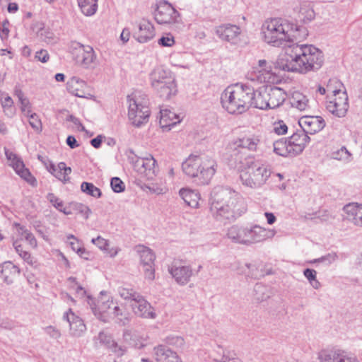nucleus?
<instances>
[{
	"label": "nucleus",
	"instance_id": "13d9d810",
	"mask_svg": "<svg viewBox=\"0 0 362 362\" xmlns=\"http://www.w3.org/2000/svg\"><path fill=\"white\" fill-rule=\"evenodd\" d=\"M165 342L177 347H182L184 345L183 338L174 335L168 337L165 339Z\"/></svg>",
	"mask_w": 362,
	"mask_h": 362
},
{
	"label": "nucleus",
	"instance_id": "ea45409f",
	"mask_svg": "<svg viewBox=\"0 0 362 362\" xmlns=\"http://www.w3.org/2000/svg\"><path fill=\"white\" fill-rule=\"evenodd\" d=\"M273 146L274 152L279 156L284 157L294 156V155L291 153V149L286 139H281L274 141Z\"/></svg>",
	"mask_w": 362,
	"mask_h": 362
},
{
	"label": "nucleus",
	"instance_id": "f3484780",
	"mask_svg": "<svg viewBox=\"0 0 362 362\" xmlns=\"http://www.w3.org/2000/svg\"><path fill=\"white\" fill-rule=\"evenodd\" d=\"M4 151L6 157L10 162L9 165L13 168L16 174L31 185H35L36 179L31 175L29 170L25 167L23 160L8 149L5 148Z\"/></svg>",
	"mask_w": 362,
	"mask_h": 362
},
{
	"label": "nucleus",
	"instance_id": "774afa93",
	"mask_svg": "<svg viewBox=\"0 0 362 362\" xmlns=\"http://www.w3.org/2000/svg\"><path fill=\"white\" fill-rule=\"evenodd\" d=\"M35 58L42 63H46L49 59V55L47 50L41 49L35 53Z\"/></svg>",
	"mask_w": 362,
	"mask_h": 362
},
{
	"label": "nucleus",
	"instance_id": "f704fd0d",
	"mask_svg": "<svg viewBox=\"0 0 362 362\" xmlns=\"http://www.w3.org/2000/svg\"><path fill=\"white\" fill-rule=\"evenodd\" d=\"M341 351L337 347L322 349L317 353V359L320 362H339Z\"/></svg>",
	"mask_w": 362,
	"mask_h": 362
},
{
	"label": "nucleus",
	"instance_id": "2f4dec72",
	"mask_svg": "<svg viewBox=\"0 0 362 362\" xmlns=\"http://www.w3.org/2000/svg\"><path fill=\"white\" fill-rule=\"evenodd\" d=\"M160 117V125L163 130H170L172 127L181 122L179 115L170 110H161Z\"/></svg>",
	"mask_w": 362,
	"mask_h": 362
},
{
	"label": "nucleus",
	"instance_id": "e2e57ef3",
	"mask_svg": "<svg viewBox=\"0 0 362 362\" xmlns=\"http://www.w3.org/2000/svg\"><path fill=\"white\" fill-rule=\"evenodd\" d=\"M44 330L47 334L54 339H58L62 336L60 331L53 326H47Z\"/></svg>",
	"mask_w": 362,
	"mask_h": 362
},
{
	"label": "nucleus",
	"instance_id": "dca6fc26",
	"mask_svg": "<svg viewBox=\"0 0 362 362\" xmlns=\"http://www.w3.org/2000/svg\"><path fill=\"white\" fill-rule=\"evenodd\" d=\"M73 48L77 52V62L83 67L90 69L97 65V55L91 46L76 42L73 44Z\"/></svg>",
	"mask_w": 362,
	"mask_h": 362
},
{
	"label": "nucleus",
	"instance_id": "f03ea898",
	"mask_svg": "<svg viewBox=\"0 0 362 362\" xmlns=\"http://www.w3.org/2000/svg\"><path fill=\"white\" fill-rule=\"evenodd\" d=\"M210 211L217 220H235L247 211L244 198L229 187H214L210 199Z\"/></svg>",
	"mask_w": 362,
	"mask_h": 362
},
{
	"label": "nucleus",
	"instance_id": "b1692460",
	"mask_svg": "<svg viewBox=\"0 0 362 362\" xmlns=\"http://www.w3.org/2000/svg\"><path fill=\"white\" fill-rule=\"evenodd\" d=\"M135 25L137 30L134 31V37L138 42L145 43L154 37V28L148 20L143 18L136 21Z\"/></svg>",
	"mask_w": 362,
	"mask_h": 362
},
{
	"label": "nucleus",
	"instance_id": "72a5a7b5",
	"mask_svg": "<svg viewBox=\"0 0 362 362\" xmlns=\"http://www.w3.org/2000/svg\"><path fill=\"white\" fill-rule=\"evenodd\" d=\"M298 13V18L303 22H309L314 18L315 12L308 1H300L293 8Z\"/></svg>",
	"mask_w": 362,
	"mask_h": 362
},
{
	"label": "nucleus",
	"instance_id": "ddd939ff",
	"mask_svg": "<svg viewBox=\"0 0 362 362\" xmlns=\"http://www.w3.org/2000/svg\"><path fill=\"white\" fill-rule=\"evenodd\" d=\"M100 295L101 296L97 304L90 297H88V303L90 305L94 315L101 321L106 322L110 320L115 305L112 300H109V297L105 295L103 291L100 292Z\"/></svg>",
	"mask_w": 362,
	"mask_h": 362
},
{
	"label": "nucleus",
	"instance_id": "1a4fd4ad",
	"mask_svg": "<svg viewBox=\"0 0 362 362\" xmlns=\"http://www.w3.org/2000/svg\"><path fill=\"white\" fill-rule=\"evenodd\" d=\"M260 144L259 136L255 134L245 135L238 138L230 144L228 149L230 156L234 159L235 167L240 168V164H243V158L245 157V151H256Z\"/></svg>",
	"mask_w": 362,
	"mask_h": 362
},
{
	"label": "nucleus",
	"instance_id": "79ce46f5",
	"mask_svg": "<svg viewBox=\"0 0 362 362\" xmlns=\"http://www.w3.org/2000/svg\"><path fill=\"white\" fill-rule=\"evenodd\" d=\"M71 173V168L66 167L65 163L61 162L57 165V170L53 175L62 182L66 183L70 180L69 175Z\"/></svg>",
	"mask_w": 362,
	"mask_h": 362
},
{
	"label": "nucleus",
	"instance_id": "4d7b16f0",
	"mask_svg": "<svg viewBox=\"0 0 362 362\" xmlns=\"http://www.w3.org/2000/svg\"><path fill=\"white\" fill-rule=\"evenodd\" d=\"M274 132L278 135H284L288 132V127L286 123L279 120L274 124Z\"/></svg>",
	"mask_w": 362,
	"mask_h": 362
},
{
	"label": "nucleus",
	"instance_id": "9b49d317",
	"mask_svg": "<svg viewBox=\"0 0 362 362\" xmlns=\"http://www.w3.org/2000/svg\"><path fill=\"white\" fill-rule=\"evenodd\" d=\"M247 78L258 83H275L279 81L277 76L272 71V66L265 59L258 61L257 66L252 68V71L249 72Z\"/></svg>",
	"mask_w": 362,
	"mask_h": 362
},
{
	"label": "nucleus",
	"instance_id": "8fccbe9b",
	"mask_svg": "<svg viewBox=\"0 0 362 362\" xmlns=\"http://www.w3.org/2000/svg\"><path fill=\"white\" fill-rule=\"evenodd\" d=\"M303 275L313 288L319 289L321 287V284L317 279V272L315 270L308 268L305 269L303 271Z\"/></svg>",
	"mask_w": 362,
	"mask_h": 362
},
{
	"label": "nucleus",
	"instance_id": "5701e85b",
	"mask_svg": "<svg viewBox=\"0 0 362 362\" xmlns=\"http://www.w3.org/2000/svg\"><path fill=\"white\" fill-rule=\"evenodd\" d=\"M298 124L307 135L317 133L325 127L324 119L320 116H303L300 118Z\"/></svg>",
	"mask_w": 362,
	"mask_h": 362
},
{
	"label": "nucleus",
	"instance_id": "09e8293b",
	"mask_svg": "<svg viewBox=\"0 0 362 362\" xmlns=\"http://www.w3.org/2000/svg\"><path fill=\"white\" fill-rule=\"evenodd\" d=\"M13 245L16 252L25 262L30 265L34 264L35 261L33 260V258L28 252L23 250V247L18 240H14Z\"/></svg>",
	"mask_w": 362,
	"mask_h": 362
},
{
	"label": "nucleus",
	"instance_id": "6e6d98bb",
	"mask_svg": "<svg viewBox=\"0 0 362 362\" xmlns=\"http://www.w3.org/2000/svg\"><path fill=\"white\" fill-rule=\"evenodd\" d=\"M110 185L115 192L119 193L124 190V182L119 177H112Z\"/></svg>",
	"mask_w": 362,
	"mask_h": 362
},
{
	"label": "nucleus",
	"instance_id": "3c124183",
	"mask_svg": "<svg viewBox=\"0 0 362 362\" xmlns=\"http://www.w3.org/2000/svg\"><path fill=\"white\" fill-rule=\"evenodd\" d=\"M331 158L338 160L348 162L351 160V154L348 150L342 146L331 153Z\"/></svg>",
	"mask_w": 362,
	"mask_h": 362
},
{
	"label": "nucleus",
	"instance_id": "f8f14e48",
	"mask_svg": "<svg viewBox=\"0 0 362 362\" xmlns=\"http://www.w3.org/2000/svg\"><path fill=\"white\" fill-rule=\"evenodd\" d=\"M135 250L139 256V265L144 278L152 281L155 279V254L149 247L141 245H137Z\"/></svg>",
	"mask_w": 362,
	"mask_h": 362
},
{
	"label": "nucleus",
	"instance_id": "aec40b11",
	"mask_svg": "<svg viewBox=\"0 0 362 362\" xmlns=\"http://www.w3.org/2000/svg\"><path fill=\"white\" fill-rule=\"evenodd\" d=\"M341 216L344 221L356 227H362V204L351 202L342 208Z\"/></svg>",
	"mask_w": 362,
	"mask_h": 362
},
{
	"label": "nucleus",
	"instance_id": "58836bf2",
	"mask_svg": "<svg viewBox=\"0 0 362 362\" xmlns=\"http://www.w3.org/2000/svg\"><path fill=\"white\" fill-rule=\"evenodd\" d=\"M98 0H77L81 11L86 16H93L98 10Z\"/></svg>",
	"mask_w": 362,
	"mask_h": 362
},
{
	"label": "nucleus",
	"instance_id": "c9c22d12",
	"mask_svg": "<svg viewBox=\"0 0 362 362\" xmlns=\"http://www.w3.org/2000/svg\"><path fill=\"white\" fill-rule=\"evenodd\" d=\"M20 273V269L11 262H6L2 264L1 274L4 281L8 285L13 284V277Z\"/></svg>",
	"mask_w": 362,
	"mask_h": 362
},
{
	"label": "nucleus",
	"instance_id": "680f3d73",
	"mask_svg": "<svg viewBox=\"0 0 362 362\" xmlns=\"http://www.w3.org/2000/svg\"><path fill=\"white\" fill-rule=\"evenodd\" d=\"M337 259V255L335 254H328L327 255L322 256L320 258L315 259L310 261V263H317V262H325L327 264H330L334 262Z\"/></svg>",
	"mask_w": 362,
	"mask_h": 362
},
{
	"label": "nucleus",
	"instance_id": "49530a36",
	"mask_svg": "<svg viewBox=\"0 0 362 362\" xmlns=\"http://www.w3.org/2000/svg\"><path fill=\"white\" fill-rule=\"evenodd\" d=\"M218 352L221 354L219 357H214L216 362H240V359L235 356V354L223 350L222 347H218Z\"/></svg>",
	"mask_w": 362,
	"mask_h": 362
},
{
	"label": "nucleus",
	"instance_id": "338daca9",
	"mask_svg": "<svg viewBox=\"0 0 362 362\" xmlns=\"http://www.w3.org/2000/svg\"><path fill=\"white\" fill-rule=\"evenodd\" d=\"M71 238L76 240L75 242H70V245H71L72 250L76 252L81 257H83V255L84 253H86L85 249L81 247L79 245V243L76 240V238H74V235H71L68 236V239H71Z\"/></svg>",
	"mask_w": 362,
	"mask_h": 362
},
{
	"label": "nucleus",
	"instance_id": "a211bd4d",
	"mask_svg": "<svg viewBox=\"0 0 362 362\" xmlns=\"http://www.w3.org/2000/svg\"><path fill=\"white\" fill-rule=\"evenodd\" d=\"M154 17L159 24H170L176 22L179 13L170 3L163 1L158 3Z\"/></svg>",
	"mask_w": 362,
	"mask_h": 362
},
{
	"label": "nucleus",
	"instance_id": "7ed1b4c3",
	"mask_svg": "<svg viewBox=\"0 0 362 362\" xmlns=\"http://www.w3.org/2000/svg\"><path fill=\"white\" fill-rule=\"evenodd\" d=\"M183 173L195 179L198 185H207L215 175L217 163L211 156L206 155H189L182 163Z\"/></svg>",
	"mask_w": 362,
	"mask_h": 362
},
{
	"label": "nucleus",
	"instance_id": "20e7f679",
	"mask_svg": "<svg viewBox=\"0 0 362 362\" xmlns=\"http://www.w3.org/2000/svg\"><path fill=\"white\" fill-rule=\"evenodd\" d=\"M252 87L236 83L228 86L221 95L222 107L230 114H242L251 106Z\"/></svg>",
	"mask_w": 362,
	"mask_h": 362
},
{
	"label": "nucleus",
	"instance_id": "e433bc0d",
	"mask_svg": "<svg viewBox=\"0 0 362 362\" xmlns=\"http://www.w3.org/2000/svg\"><path fill=\"white\" fill-rule=\"evenodd\" d=\"M290 103L293 108L305 111L310 107L309 99L299 91H294L290 98Z\"/></svg>",
	"mask_w": 362,
	"mask_h": 362
},
{
	"label": "nucleus",
	"instance_id": "bb28decb",
	"mask_svg": "<svg viewBox=\"0 0 362 362\" xmlns=\"http://www.w3.org/2000/svg\"><path fill=\"white\" fill-rule=\"evenodd\" d=\"M309 141L310 137L308 135L301 129H298L288 140L291 153L295 156L302 153Z\"/></svg>",
	"mask_w": 362,
	"mask_h": 362
},
{
	"label": "nucleus",
	"instance_id": "4be33fe9",
	"mask_svg": "<svg viewBox=\"0 0 362 362\" xmlns=\"http://www.w3.org/2000/svg\"><path fill=\"white\" fill-rule=\"evenodd\" d=\"M63 320H66L69 325V334L74 337H81L86 331V326L83 320L76 315L71 309L64 313Z\"/></svg>",
	"mask_w": 362,
	"mask_h": 362
},
{
	"label": "nucleus",
	"instance_id": "a878e982",
	"mask_svg": "<svg viewBox=\"0 0 362 362\" xmlns=\"http://www.w3.org/2000/svg\"><path fill=\"white\" fill-rule=\"evenodd\" d=\"M168 272L181 286L186 285L193 276L192 269L189 265H177L175 263L169 267Z\"/></svg>",
	"mask_w": 362,
	"mask_h": 362
},
{
	"label": "nucleus",
	"instance_id": "412c9836",
	"mask_svg": "<svg viewBox=\"0 0 362 362\" xmlns=\"http://www.w3.org/2000/svg\"><path fill=\"white\" fill-rule=\"evenodd\" d=\"M156 161L153 157L136 158L134 161V170L147 180H153L156 175Z\"/></svg>",
	"mask_w": 362,
	"mask_h": 362
},
{
	"label": "nucleus",
	"instance_id": "4468645a",
	"mask_svg": "<svg viewBox=\"0 0 362 362\" xmlns=\"http://www.w3.org/2000/svg\"><path fill=\"white\" fill-rule=\"evenodd\" d=\"M214 32L221 40L230 45H237L240 42L242 30L240 27L235 24L219 25L214 28Z\"/></svg>",
	"mask_w": 362,
	"mask_h": 362
},
{
	"label": "nucleus",
	"instance_id": "a19ab883",
	"mask_svg": "<svg viewBox=\"0 0 362 362\" xmlns=\"http://www.w3.org/2000/svg\"><path fill=\"white\" fill-rule=\"evenodd\" d=\"M0 103L4 113L8 117H12L15 114L13 100L7 93H2L0 97Z\"/></svg>",
	"mask_w": 362,
	"mask_h": 362
},
{
	"label": "nucleus",
	"instance_id": "0e129e2a",
	"mask_svg": "<svg viewBox=\"0 0 362 362\" xmlns=\"http://www.w3.org/2000/svg\"><path fill=\"white\" fill-rule=\"evenodd\" d=\"M21 103V110L22 113L25 116H29L30 113H32L31 111V104L28 100V98L23 99L22 100L19 101Z\"/></svg>",
	"mask_w": 362,
	"mask_h": 362
},
{
	"label": "nucleus",
	"instance_id": "bf43d9fd",
	"mask_svg": "<svg viewBox=\"0 0 362 362\" xmlns=\"http://www.w3.org/2000/svg\"><path fill=\"white\" fill-rule=\"evenodd\" d=\"M91 242L100 250L104 251L107 250V247L109 246L108 240L102 238L101 236H98L96 238H93Z\"/></svg>",
	"mask_w": 362,
	"mask_h": 362
},
{
	"label": "nucleus",
	"instance_id": "6ab92c4d",
	"mask_svg": "<svg viewBox=\"0 0 362 362\" xmlns=\"http://www.w3.org/2000/svg\"><path fill=\"white\" fill-rule=\"evenodd\" d=\"M136 296L137 298H134V301L130 303V307L133 313L139 317L152 320L156 319L157 315L151 305L143 296L140 295Z\"/></svg>",
	"mask_w": 362,
	"mask_h": 362
},
{
	"label": "nucleus",
	"instance_id": "393cba45",
	"mask_svg": "<svg viewBox=\"0 0 362 362\" xmlns=\"http://www.w3.org/2000/svg\"><path fill=\"white\" fill-rule=\"evenodd\" d=\"M123 339L129 346L141 349L147 346L149 337L144 332L125 329L123 332Z\"/></svg>",
	"mask_w": 362,
	"mask_h": 362
},
{
	"label": "nucleus",
	"instance_id": "864d4df0",
	"mask_svg": "<svg viewBox=\"0 0 362 362\" xmlns=\"http://www.w3.org/2000/svg\"><path fill=\"white\" fill-rule=\"evenodd\" d=\"M38 36L42 40L47 43H52L55 42L54 34L49 29H41L38 32Z\"/></svg>",
	"mask_w": 362,
	"mask_h": 362
},
{
	"label": "nucleus",
	"instance_id": "052dcab7",
	"mask_svg": "<svg viewBox=\"0 0 362 362\" xmlns=\"http://www.w3.org/2000/svg\"><path fill=\"white\" fill-rule=\"evenodd\" d=\"M339 362H359V361L354 354L342 349Z\"/></svg>",
	"mask_w": 362,
	"mask_h": 362
},
{
	"label": "nucleus",
	"instance_id": "a18cd8bd",
	"mask_svg": "<svg viewBox=\"0 0 362 362\" xmlns=\"http://www.w3.org/2000/svg\"><path fill=\"white\" fill-rule=\"evenodd\" d=\"M81 189L83 192L95 198H99L102 195L100 189L90 182H83L81 185Z\"/></svg>",
	"mask_w": 362,
	"mask_h": 362
},
{
	"label": "nucleus",
	"instance_id": "603ef678",
	"mask_svg": "<svg viewBox=\"0 0 362 362\" xmlns=\"http://www.w3.org/2000/svg\"><path fill=\"white\" fill-rule=\"evenodd\" d=\"M29 118V124L31 127L37 132L40 133L42 130V126L41 120L36 113H30L29 116H26Z\"/></svg>",
	"mask_w": 362,
	"mask_h": 362
},
{
	"label": "nucleus",
	"instance_id": "0eeeda50",
	"mask_svg": "<svg viewBox=\"0 0 362 362\" xmlns=\"http://www.w3.org/2000/svg\"><path fill=\"white\" fill-rule=\"evenodd\" d=\"M290 22L282 18L266 20L261 27V35L263 41L273 47L285 45L288 38V30Z\"/></svg>",
	"mask_w": 362,
	"mask_h": 362
},
{
	"label": "nucleus",
	"instance_id": "6e6552de",
	"mask_svg": "<svg viewBox=\"0 0 362 362\" xmlns=\"http://www.w3.org/2000/svg\"><path fill=\"white\" fill-rule=\"evenodd\" d=\"M149 80L152 88L160 98L168 100L171 95H175V79L170 70L162 66H156L151 71Z\"/></svg>",
	"mask_w": 362,
	"mask_h": 362
},
{
	"label": "nucleus",
	"instance_id": "c03bdc74",
	"mask_svg": "<svg viewBox=\"0 0 362 362\" xmlns=\"http://www.w3.org/2000/svg\"><path fill=\"white\" fill-rule=\"evenodd\" d=\"M173 351L164 345H158L153 348V355L156 362H163Z\"/></svg>",
	"mask_w": 362,
	"mask_h": 362
},
{
	"label": "nucleus",
	"instance_id": "5fc2aeb1",
	"mask_svg": "<svg viewBox=\"0 0 362 362\" xmlns=\"http://www.w3.org/2000/svg\"><path fill=\"white\" fill-rule=\"evenodd\" d=\"M267 290V287L261 284H257L255 286L254 291L257 294V299L258 300H264L269 298V294L264 293V291Z\"/></svg>",
	"mask_w": 362,
	"mask_h": 362
},
{
	"label": "nucleus",
	"instance_id": "39448f33",
	"mask_svg": "<svg viewBox=\"0 0 362 362\" xmlns=\"http://www.w3.org/2000/svg\"><path fill=\"white\" fill-rule=\"evenodd\" d=\"M275 234L274 230L266 229L259 225L235 224L228 228L226 236L234 243L251 245L272 238Z\"/></svg>",
	"mask_w": 362,
	"mask_h": 362
},
{
	"label": "nucleus",
	"instance_id": "423d86ee",
	"mask_svg": "<svg viewBox=\"0 0 362 362\" xmlns=\"http://www.w3.org/2000/svg\"><path fill=\"white\" fill-rule=\"evenodd\" d=\"M243 165L244 167L240 170V179L241 183L246 187L252 189H260L271 176L270 167L262 160H250Z\"/></svg>",
	"mask_w": 362,
	"mask_h": 362
},
{
	"label": "nucleus",
	"instance_id": "cd10ccee",
	"mask_svg": "<svg viewBox=\"0 0 362 362\" xmlns=\"http://www.w3.org/2000/svg\"><path fill=\"white\" fill-rule=\"evenodd\" d=\"M66 89L72 95L83 98H88L91 94L88 93L86 83L76 76H73L66 83Z\"/></svg>",
	"mask_w": 362,
	"mask_h": 362
},
{
	"label": "nucleus",
	"instance_id": "c85d7f7f",
	"mask_svg": "<svg viewBox=\"0 0 362 362\" xmlns=\"http://www.w3.org/2000/svg\"><path fill=\"white\" fill-rule=\"evenodd\" d=\"M267 98L269 103L268 109H274L281 106L286 98V92L281 88L267 87Z\"/></svg>",
	"mask_w": 362,
	"mask_h": 362
},
{
	"label": "nucleus",
	"instance_id": "2eb2a0df",
	"mask_svg": "<svg viewBox=\"0 0 362 362\" xmlns=\"http://www.w3.org/2000/svg\"><path fill=\"white\" fill-rule=\"evenodd\" d=\"M332 93L335 98L327 103V110L336 117H343L349 108L348 97L339 89L332 90Z\"/></svg>",
	"mask_w": 362,
	"mask_h": 362
},
{
	"label": "nucleus",
	"instance_id": "9d476101",
	"mask_svg": "<svg viewBox=\"0 0 362 362\" xmlns=\"http://www.w3.org/2000/svg\"><path fill=\"white\" fill-rule=\"evenodd\" d=\"M127 103L128 117L132 124L136 127L146 124L150 115L148 102L136 95H128Z\"/></svg>",
	"mask_w": 362,
	"mask_h": 362
},
{
	"label": "nucleus",
	"instance_id": "f257e3e1",
	"mask_svg": "<svg viewBox=\"0 0 362 362\" xmlns=\"http://www.w3.org/2000/svg\"><path fill=\"white\" fill-rule=\"evenodd\" d=\"M286 42H293L276 59L275 69L306 74L319 70L324 63L322 52L313 45L301 44L308 35L305 26L290 23Z\"/></svg>",
	"mask_w": 362,
	"mask_h": 362
},
{
	"label": "nucleus",
	"instance_id": "c756f323",
	"mask_svg": "<svg viewBox=\"0 0 362 362\" xmlns=\"http://www.w3.org/2000/svg\"><path fill=\"white\" fill-rule=\"evenodd\" d=\"M251 106L261 110H267L269 103L267 98V87H261L256 91L252 87Z\"/></svg>",
	"mask_w": 362,
	"mask_h": 362
},
{
	"label": "nucleus",
	"instance_id": "7c9ffc66",
	"mask_svg": "<svg viewBox=\"0 0 362 362\" xmlns=\"http://www.w3.org/2000/svg\"><path fill=\"white\" fill-rule=\"evenodd\" d=\"M98 340L99 341L100 344L106 346L117 356H122L126 352L125 347L118 345V344L112 339V337L105 332H100L99 333L98 336Z\"/></svg>",
	"mask_w": 362,
	"mask_h": 362
},
{
	"label": "nucleus",
	"instance_id": "69168bd1",
	"mask_svg": "<svg viewBox=\"0 0 362 362\" xmlns=\"http://www.w3.org/2000/svg\"><path fill=\"white\" fill-rule=\"evenodd\" d=\"M158 44L163 47H172L175 44L173 36L168 34L158 40Z\"/></svg>",
	"mask_w": 362,
	"mask_h": 362
},
{
	"label": "nucleus",
	"instance_id": "473e14b6",
	"mask_svg": "<svg viewBox=\"0 0 362 362\" xmlns=\"http://www.w3.org/2000/svg\"><path fill=\"white\" fill-rule=\"evenodd\" d=\"M131 317V314L124 305H115L113 307L110 319L114 320L117 324L122 326L127 325L130 322Z\"/></svg>",
	"mask_w": 362,
	"mask_h": 362
},
{
	"label": "nucleus",
	"instance_id": "4c0bfd02",
	"mask_svg": "<svg viewBox=\"0 0 362 362\" xmlns=\"http://www.w3.org/2000/svg\"><path fill=\"white\" fill-rule=\"evenodd\" d=\"M179 194L188 206L192 208H197L199 206L200 195L197 192L182 188L180 190Z\"/></svg>",
	"mask_w": 362,
	"mask_h": 362
},
{
	"label": "nucleus",
	"instance_id": "37998d69",
	"mask_svg": "<svg viewBox=\"0 0 362 362\" xmlns=\"http://www.w3.org/2000/svg\"><path fill=\"white\" fill-rule=\"evenodd\" d=\"M47 199L58 211L64 213L66 215H69L71 214V211L64 206V202L53 193H49L47 195Z\"/></svg>",
	"mask_w": 362,
	"mask_h": 362
},
{
	"label": "nucleus",
	"instance_id": "de8ad7c7",
	"mask_svg": "<svg viewBox=\"0 0 362 362\" xmlns=\"http://www.w3.org/2000/svg\"><path fill=\"white\" fill-rule=\"evenodd\" d=\"M119 296L125 300H130V303L134 301V298H137L136 296L141 294L135 291L133 288L127 287H119L117 290Z\"/></svg>",
	"mask_w": 362,
	"mask_h": 362
}]
</instances>
